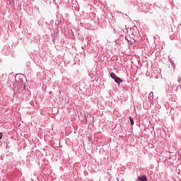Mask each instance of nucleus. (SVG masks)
Segmentation results:
<instances>
[{"label":"nucleus","mask_w":181,"mask_h":181,"mask_svg":"<svg viewBox=\"0 0 181 181\" xmlns=\"http://www.w3.org/2000/svg\"><path fill=\"white\" fill-rule=\"evenodd\" d=\"M138 181H148L146 175H141L138 177Z\"/></svg>","instance_id":"1"},{"label":"nucleus","mask_w":181,"mask_h":181,"mask_svg":"<svg viewBox=\"0 0 181 181\" xmlns=\"http://www.w3.org/2000/svg\"><path fill=\"white\" fill-rule=\"evenodd\" d=\"M115 81L117 84H121V83H122V79H121V78L117 76V78L115 79Z\"/></svg>","instance_id":"2"},{"label":"nucleus","mask_w":181,"mask_h":181,"mask_svg":"<svg viewBox=\"0 0 181 181\" xmlns=\"http://www.w3.org/2000/svg\"><path fill=\"white\" fill-rule=\"evenodd\" d=\"M110 77L112 78H113V80H115L118 76H117V75H115V74H114L113 72L110 73Z\"/></svg>","instance_id":"3"},{"label":"nucleus","mask_w":181,"mask_h":181,"mask_svg":"<svg viewBox=\"0 0 181 181\" xmlns=\"http://www.w3.org/2000/svg\"><path fill=\"white\" fill-rule=\"evenodd\" d=\"M129 121H130V124L132 125H134V119L132 118V117H129Z\"/></svg>","instance_id":"4"},{"label":"nucleus","mask_w":181,"mask_h":181,"mask_svg":"<svg viewBox=\"0 0 181 181\" xmlns=\"http://www.w3.org/2000/svg\"><path fill=\"white\" fill-rule=\"evenodd\" d=\"M3 134L2 133H0V139H2Z\"/></svg>","instance_id":"5"},{"label":"nucleus","mask_w":181,"mask_h":181,"mask_svg":"<svg viewBox=\"0 0 181 181\" xmlns=\"http://www.w3.org/2000/svg\"><path fill=\"white\" fill-rule=\"evenodd\" d=\"M22 77H23V76H22V75L19 76H18L19 80H21V78H22Z\"/></svg>","instance_id":"6"},{"label":"nucleus","mask_w":181,"mask_h":181,"mask_svg":"<svg viewBox=\"0 0 181 181\" xmlns=\"http://www.w3.org/2000/svg\"><path fill=\"white\" fill-rule=\"evenodd\" d=\"M20 83H23V81H21Z\"/></svg>","instance_id":"7"}]
</instances>
